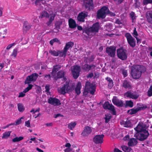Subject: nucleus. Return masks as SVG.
<instances>
[{"mask_svg":"<svg viewBox=\"0 0 152 152\" xmlns=\"http://www.w3.org/2000/svg\"><path fill=\"white\" fill-rule=\"evenodd\" d=\"M131 69V76L134 79H136L140 78L142 73L146 70V68L144 66L140 65L133 66H132Z\"/></svg>","mask_w":152,"mask_h":152,"instance_id":"obj_1","label":"nucleus"},{"mask_svg":"<svg viewBox=\"0 0 152 152\" xmlns=\"http://www.w3.org/2000/svg\"><path fill=\"white\" fill-rule=\"evenodd\" d=\"M74 84L71 81H66L63 87L58 89V91L59 93L63 94L71 92L74 90Z\"/></svg>","mask_w":152,"mask_h":152,"instance_id":"obj_2","label":"nucleus"},{"mask_svg":"<svg viewBox=\"0 0 152 152\" xmlns=\"http://www.w3.org/2000/svg\"><path fill=\"white\" fill-rule=\"evenodd\" d=\"M96 91V87L88 81H87L86 83L85 88L83 94L84 95H86L89 92L92 95L94 94Z\"/></svg>","mask_w":152,"mask_h":152,"instance_id":"obj_3","label":"nucleus"},{"mask_svg":"<svg viewBox=\"0 0 152 152\" xmlns=\"http://www.w3.org/2000/svg\"><path fill=\"white\" fill-rule=\"evenodd\" d=\"M109 12V10L108 7L104 6L102 7L97 11V16L98 19H104L106 15H108V12Z\"/></svg>","mask_w":152,"mask_h":152,"instance_id":"obj_4","label":"nucleus"},{"mask_svg":"<svg viewBox=\"0 0 152 152\" xmlns=\"http://www.w3.org/2000/svg\"><path fill=\"white\" fill-rule=\"evenodd\" d=\"M100 27L99 23L96 22L91 27L88 28L86 31V33L88 35L92 32H98Z\"/></svg>","mask_w":152,"mask_h":152,"instance_id":"obj_5","label":"nucleus"},{"mask_svg":"<svg viewBox=\"0 0 152 152\" xmlns=\"http://www.w3.org/2000/svg\"><path fill=\"white\" fill-rule=\"evenodd\" d=\"M83 6L88 11L92 10L94 7L93 0H83Z\"/></svg>","mask_w":152,"mask_h":152,"instance_id":"obj_6","label":"nucleus"},{"mask_svg":"<svg viewBox=\"0 0 152 152\" xmlns=\"http://www.w3.org/2000/svg\"><path fill=\"white\" fill-rule=\"evenodd\" d=\"M149 135V132L146 130L138 133L136 136L137 139L140 141H143L146 139Z\"/></svg>","mask_w":152,"mask_h":152,"instance_id":"obj_7","label":"nucleus"},{"mask_svg":"<svg viewBox=\"0 0 152 152\" xmlns=\"http://www.w3.org/2000/svg\"><path fill=\"white\" fill-rule=\"evenodd\" d=\"M118 57L120 59L124 60L127 58L126 50L122 48H121L117 50Z\"/></svg>","mask_w":152,"mask_h":152,"instance_id":"obj_8","label":"nucleus"},{"mask_svg":"<svg viewBox=\"0 0 152 152\" xmlns=\"http://www.w3.org/2000/svg\"><path fill=\"white\" fill-rule=\"evenodd\" d=\"M38 76V75L36 73H33L31 75L28 76L25 81V83L29 84L31 83V82L35 81Z\"/></svg>","mask_w":152,"mask_h":152,"instance_id":"obj_9","label":"nucleus"},{"mask_svg":"<svg viewBox=\"0 0 152 152\" xmlns=\"http://www.w3.org/2000/svg\"><path fill=\"white\" fill-rule=\"evenodd\" d=\"M80 69V66L77 65L72 67V72L74 78L77 79L79 76Z\"/></svg>","mask_w":152,"mask_h":152,"instance_id":"obj_10","label":"nucleus"},{"mask_svg":"<svg viewBox=\"0 0 152 152\" xmlns=\"http://www.w3.org/2000/svg\"><path fill=\"white\" fill-rule=\"evenodd\" d=\"M124 96L127 97L134 99H136L139 96V95L136 92H133L131 91H128L125 93Z\"/></svg>","mask_w":152,"mask_h":152,"instance_id":"obj_11","label":"nucleus"},{"mask_svg":"<svg viewBox=\"0 0 152 152\" xmlns=\"http://www.w3.org/2000/svg\"><path fill=\"white\" fill-rule=\"evenodd\" d=\"M88 15V12L84 11L80 12L77 17V20L80 22H84L85 18L87 17Z\"/></svg>","mask_w":152,"mask_h":152,"instance_id":"obj_12","label":"nucleus"},{"mask_svg":"<svg viewBox=\"0 0 152 152\" xmlns=\"http://www.w3.org/2000/svg\"><path fill=\"white\" fill-rule=\"evenodd\" d=\"M103 107L104 109H107L112 111L113 115H115L116 112L114 107L112 104H110L108 102H106L104 104Z\"/></svg>","mask_w":152,"mask_h":152,"instance_id":"obj_13","label":"nucleus"},{"mask_svg":"<svg viewBox=\"0 0 152 152\" xmlns=\"http://www.w3.org/2000/svg\"><path fill=\"white\" fill-rule=\"evenodd\" d=\"M104 135H97L94 136L93 138V142L96 144H101L103 142V138Z\"/></svg>","mask_w":152,"mask_h":152,"instance_id":"obj_14","label":"nucleus"},{"mask_svg":"<svg viewBox=\"0 0 152 152\" xmlns=\"http://www.w3.org/2000/svg\"><path fill=\"white\" fill-rule=\"evenodd\" d=\"M115 49L113 46H110L109 47H107L106 48V52L109 56L114 57L115 54Z\"/></svg>","mask_w":152,"mask_h":152,"instance_id":"obj_15","label":"nucleus"},{"mask_svg":"<svg viewBox=\"0 0 152 152\" xmlns=\"http://www.w3.org/2000/svg\"><path fill=\"white\" fill-rule=\"evenodd\" d=\"M48 102L49 104L54 106H58L61 104L60 100L55 98H50L48 99Z\"/></svg>","mask_w":152,"mask_h":152,"instance_id":"obj_16","label":"nucleus"},{"mask_svg":"<svg viewBox=\"0 0 152 152\" xmlns=\"http://www.w3.org/2000/svg\"><path fill=\"white\" fill-rule=\"evenodd\" d=\"M32 26L31 23L28 22L27 21H25L23 23V33H26L31 28Z\"/></svg>","mask_w":152,"mask_h":152,"instance_id":"obj_17","label":"nucleus"},{"mask_svg":"<svg viewBox=\"0 0 152 152\" xmlns=\"http://www.w3.org/2000/svg\"><path fill=\"white\" fill-rule=\"evenodd\" d=\"M113 103L118 107H123L124 104L121 100H119L116 96H114L112 100Z\"/></svg>","mask_w":152,"mask_h":152,"instance_id":"obj_18","label":"nucleus"},{"mask_svg":"<svg viewBox=\"0 0 152 152\" xmlns=\"http://www.w3.org/2000/svg\"><path fill=\"white\" fill-rule=\"evenodd\" d=\"M92 132L91 128L88 126H86L85 127L84 130L82 133V135L84 136H86L90 134Z\"/></svg>","mask_w":152,"mask_h":152,"instance_id":"obj_19","label":"nucleus"},{"mask_svg":"<svg viewBox=\"0 0 152 152\" xmlns=\"http://www.w3.org/2000/svg\"><path fill=\"white\" fill-rule=\"evenodd\" d=\"M143 107H138L136 108H134L128 110L127 111V113L130 115L135 114L138 111L143 109Z\"/></svg>","mask_w":152,"mask_h":152,"instance_id":"obj_20","label":"nucleus"},{"mask_svg":"<svg viewBox=\"0 0 152 152\" xmlns=\"http://www.w3.org/2000/svg\"><path fill=\"white\" fill-rule=\"evenodd\" d=\"M65 75V72L62 70H60L57 73V75L52 76L55 80H57L58 79L64 77Z\"/></svg>","mask_w":152,"mask_h":152,"instance_id":"obj_21","label":"nucleus"},{"mask_svg":"<svg viewBox=\"0 0 152 152\" xmlns=\"http://www.w3.org/2000/svg\"><path fill=\"white\" fill-rule=\"evenodd\" d=\"M122 86L126 89H130L132 88L131 82L127 80H125L123 81Z\"/></svg>","mask_w":152,"mask_h":152,"instance_id":"obj_22","label":"nucleus"},{"mask_svg":"<svg viewBox=\"0 0 152 152\" xmlns=\"http://www.w3.org/2000/svg\"><path fill=\"white\" fill-rule=\"evenodd\" d=\"M68 22L69 26L70 28L73 29L76 27L77 25L74 19L71 18H70Z\"/></svg>","mask_w":152,"mask_h":152,"instance_id":"obj_23","label":"nucleus"},{"mask_svg":"<svg viewBox=\"0 0 152 152\" xmlns=\"http://www.w3.org/2000/svg\"><path fill=\"white\" fill-rule=\"evenodd\" d=\"M61 67L60 65H57L54 66L51 72L52 76H55L57 72L58 71Z\"/></svg>","mask_w":152,"mask_h":152,"instance_id":"obj_24","label":"nucleus"},{"mask_svg":"<svg viewBox=\"0 0 152 152\" xmlns=\"http://www.w3.org/2000/svg\"><path fill=\"white\" fill-rule=\"evenodd\" d=\"M134 129L139 133L146 130L145 128L142 126V124L140 123L136 127L134 128Z\"/></svg>","mask_w":152,"mask_h":152,"instance_id":"obj_25","label":"nucleus"},{"mask_svg":"<svg viewBox=\"0 0 152 152\" xmlns=\"http://www.w3.org/2000/svg\"><path fill=\"white\" fill-rule=\"evenodd\" d=\"M137 143V140L134 138L130 139L128 142V145L129 146H133L136 145Z\"/></svg>","mask_w":152,"mask_h":152,"instance_id":"obj_26","label":"nucleus"},{"mask_svg":"<svg viewBox=\"0 0 152 152\" xmlns=\"http://www.w3.org/2000/svg\"><path fill=\"white\" fill-rule=\"evenodd\" d=\"M105 79L108 82V87L110 89L113 86V80L110 77H107Z\"/></svg>","mask_w":152,"mask_h":152,"instance_id":"obj_27","label":"nucleus"},{"mask_svg":"<svg viewBox=\"0 0 152 152\" xmlns=\"http://www.w3.org/2000/svg\"><path fill=\"white\" fill-rule=\"evenodd\" d=\"M146 18L148 22L152 24V11H149L147 13Z\"/></svg>","mask_w":152,"mask_h":152,"instance_id":"obj_28","label":"nucleus"},{"mask_svg":"<svg viewBox=\"0 0 152 152\" xmlns=\"http://www.w3.org/2000/svg\"><path fill=\"white\" fill-rule=\"evenodd\" d=\"M74 45V43L71 42H69L67 43L64 48V50L67 51V50L70 48H72Z\"/></svg>","mask_w":152,"mask_h":152,"instance_id":"obj_29","label":"nucleus"},{"mask_svg":"<svg viewBox=\"0 0 152 152\" xmlns=\"http://www.w3.org/2000/svg\"><path fill=\"white\" fill-rule=\"evenodd\" d=\"M127 40L131 46L133 47L135 46L136 40L134 39H127Z\"/></svg>","mask_w":152,"mask_h":152,"instance_id":"obj_30","label":"nucleus"},{"mask_svg":"<svg viewBox=\"0 0 152 152\" xmlns=\"http://www.w3.org/2000/svg\"><path fill=\"white\" fill-rule=\"evenodd\" d=\"M49 15L48 12L47 11H44L42 12L41 13V16L39 17V18L40 17L41 18H42L44 17L48 18H49Z\"/></svg>","mask_w":152,"mask_h":152,"instance_id":"obj_31","label":"nucleus"},{"mask_svg":"<svg viewBox=\"0 0 152 152\" xmlns=\"http://www.w3.org/2000/svg\"><path fill=\"white\" fill-rule=\"evenodd\" d=\"M67 51L64 50V49L63 50L60 51L58 50V56H59L61 57L64 56L65 57Z\"/></svg>","mask_w":152,"mask_h":152,"instance_id":"obj_32","label":"nucleus"},{"mask_svg":"<svg viewBox=\"0 0 152 152\" xmlns=\"http://www.w3.org/2000/svg\"><path fill=\"white\" fill-rule=\"evenodd\" d=\"M23 139V137L21 136H20L19 137H15L12 140V141L13 142H19Z\"/></svg>","mask_w":152,"mask_h":152,"instance_id":"obj_33","label":"nucleus"},{"mask_svg":"<svg viewBox=\"0 0 152 152\" xmlns=\"http://www.w3.org/2000/svg\"><path fill=\"white\" fill-rule=\"evenodd\" d=\"M122 149L124 152H130L132 149L129 147L126 146H123L121 147Z\"/></svg>","mask_w":152,"mask_h":152,"instance_id":"obj_34","label":"nucleus"},{"mask_svg":"<svg viewBox=\"0 0 152 152\" xmlns=\"http://www.w3.org/2000/svg\"><path fill=\"white\" fill-rule=\"evenodd\" d=\"M80 88L81 85L78 84L76 87L75 88V91L77 95H79L80 93Z\"/></svg>","mask_w":152,"mask_h":152,"instance_id":"obj_35","label":"nucleus"},{"mask_svg":"<svg viewBox=\"0 0 152 152\" xmlns=\"http://www.w3.org/2000/svg\"><path fill=\"white\" fill-rule=\"evenodd\" d=\"M18 107L19 111L23 112L24 110V108L23 105L21 103H19L18 105Z\"/></svg>","mask_w":152,"mask_h":152,"instance_id":"obj_36","label":"nucleus"},{"mask_svg":"<svg viewBox=\"0 0 152 152\" xmlns=\"http://www.w3.org/2000/svg\"><path fill=\"white\" fill-rule=\"evenodd\" d=\"M112 118L111 115L110 114L105 115L104 119H105V122L106 123H108L110 121V119Z\"/></svg>","mask_w":152,"mask_h":152,"instance_id":"obj_37","label":"nucleus"},{"mask_svg":"<svg viewBox=\"0 0 152 152\" xmlns=\"http://www.w3.org/2000/svg\"><path fill=\"white\" fill-rule=\"evenodd\" d=\"M11 132L8 131L7 132H5L3 133L2 136L3 139H7L10 136V134Z\"/></svg>","mask_w":152,"mask_h":152,"instance_id":"obj_38","label":"nucleus"},{"mask_svg":"<svg viewBox=\"0 0 152 152\" xmlns=\"http://www.w3.org/2000/svg\"><path fill=\"white\" fill-rule=\"evenodd\" d=\"M62 22L60 21H57L55 23L56 28L58 30L60 29L61 26L62 25Z\"/></svg>","mask_w":152,"mask_h":152,"instance_id":"obj_39","label":"nucleus"},{"mask_svg":"<svg viewBox=\"0 0 152 152\" xmlns=\"http://www.w3.org/2000/svg\"><path fill=\"white\" fill-rule=\"evenodd\" d=\"M49 53L54 56H58V51H56L50 50H49Z\"/></svg>","mask_w":152,"mask_h":152,"instance_id":"obj_40","label":"nucleus"},{"mask_svg":"<svg viewBox=\"0 0 152 152\" xmlns=\"http://www.w3.org/2000/svg\"><path fill=\"white\" fill-rule=\"evenodd\" d=\"M135 13L133 12H131L129 14V16L131 17L132 21L133 22L134 20L135 19L136 16H135Z\"/></svg>","mask_w":152,"mask_h":152,"instance_id":"obj_41","label":"nucleus"},{"mask_svg":"<svg viewBox=\"0 0 152 152\" xmlns=\"http://www.w3.org/2000/svg\"><path fill=\"white\" fill-rule=\"evenodd\" d=\"M76 124L75 122L71 123L68 125V128L69 129L72 130L74 128L76 125Z\"/></svg>","mask_w":152,"mask_h":152,"instance_id":"obj_42","label":"nucleus"},{"mask_svg":"<svg viewBox=\"0 0 152 152\" xmlns=\"http://www.w3.org/2000/svg\"><path fill=\"white\" fill-rule=\"evenodd\" d=\"M31 84H29L28 86L23 91V92L25 93L31 89L33 86Z\"/></svg>","mask_w":152,"mask_h":152,"instance_id":"obj_43","label":"nucleus"},{"mask_svg":"<svg viewBox=\"0 0 152 152\" xmlns=\"http://www.w3.org/2000/svg\"><path fill=\"white\" fill-rule=\"evenodd\" d=\"M134 6L136 8H139L140 6V2L139 0H134Z\"/></svg>","mask_w":152,"mask_h":152,"instance_id":"obj_44","label":"nucleus"},{"mask_svg":"<svg viewBox=\"0 0 152 152\" xmlns=\"http://www.w3.org/2000/svg\"><path fill=\"white\" fill-rule=\"evenodd\" d=\"M124 126L126 127H128L131 126V122L128 120H127L124 124Z\"/></svg>","mask_w":152,"mask_h":152,"instance_id":"obj_45","label":"nucleus"},{"mask_svg":"<svg viewBox=\"0 0 152 152\" xmlns=\"http://www.w3.org/2000/svg\"><path fill=\"white\" fill-rule=\"evenodd\" d=\"M82 69L85 71H89V65L87 64H86L82 66Z\"/></svg>","mask_w":152,"mask_h":152,"instance_id":"obj_46","label":"nucleus"},{"mask_svg":"<svg viewBox=\"0 0 152 152\" xmlns=\"http://www.w3.org/2000/svg\"><path fill=\"white\" fill-rule=\"evenodd\" d=\"M17 50H18L17 49H14V50L12 53L11 54V56H13L15 58L17 55Z\"/></svg>","mask_w":152,"mask_h":152,"instance_id":"obj_47","label":"nucleus"},{"mask_svg":"<svg viewBox=\"0 0 152 152\" xmlns=\"http://www.w3.org/2000/svg\"><path fill=\"white\" fill-rule=\"evenodd\" d=\"M143 3L144 5H146L149 4H152V0H143Z\"/></svg>","mask_w":152,"mask_h":152,"instance_id":"obj_48","label":"nucleus"},{"mask_svg":"<svg viewBox=\"0 0 152 152\" xmlns=\"http://www.w3.org/2000/svg\"><path fill=\"white\" fill-rule=\"evenodd\" d=\"M148 95L149 96H152V86H151L148 91Z\"/></svg>","mask_w":152,"mask_h":152,"instance_id":"obj_49","label":"nucleus"},{"mask_svg":"<svg viewBox=\"0 0 152 152\" xmlns=\"http://www.w3.org/2000/svg\"><path fill=\"white\" fill-rule=\"evenodd\" d=\"M127 105L130 107H132L133 106V103L131 101H127L126 102Z\"/></svg>","mask_w":152,"mask_h":152,"instance_id":"obj_50","label":"nucleus"},{"mask_svg":"<svg viewBox=\"0 0 152 152\" xmlns=\"http://www.w3.org/2000/svg\"><path fill=\"white\" fill-rule=\"evenodd\" d=\"M23 117H22L18 119L16 122L15 124V125H17L20 124V123H21V119H23Z\"/></svg>","mask_w":152,"mask_h":152,"instance_id":"obj_51","label":"nucleus"},{"mask_svg":"<svg viewBox=\"0 0 152 152\" xmlns=\"http://www.w3.org/2000/svg\"><path fill=\"white\" fill-rule=\"evenodd\" d=\"M55 16L56 14H52L51 15H50V16L49 20H50L51 21H52L54 20Z\"/></svg>","mask_w":152,"mask_h":152,"instance_id":"obj_52","label":"nucleus"},{"mask_svg":"<svg viewBox=\"0 0 152 152\" xmlns=\"http://www.w3.org/2000/svg\"><path fill=\"white\" fill-rule=\"evenodd\" d=\"M51 76L50 74L46 75L45 76V80H50L51 79Z\"/></svg>","mask_w":152,"mask_h":152,"instance_id":"obj_53","label":"nucleus"},{"mask_svg":"<svg viewBox=\"0 0 152 152\" xmlns=\"http://www.w3.org/2000/svg\"><path fill=\"white\" fill-rule=\"evenodd\" d=\"M133 36L135 37V38H137L136 37V36H137L138 35V34L137 31L136 30V28H134V31L133 33Z\"/></svg>","mask_w":152,"mask_h":152,"instance_id":"obj_54","label":"nucleus"},{"mask_svg":"<svg viewBox=\"0 0 152 152\" xmlns=\"http://www.w3.org/2000/svg\"><path fill=\"white\" fill-rule=\"evenodd\" d=\"M15 45V43L9 45L6 48L7 50H9L13 46H14Z\"/></svg>","mask_w":152,"mask_h":152,"instance_id":"obj_55","label":"nucleus"},{"mask_svg":"<svg viewBox=\"0 0 152 152\" xmlns=\"http://www.w3.org/2000/svg\"><path fill=\"white\" fill-rule=\"evenodd\" d=\"M25 126H27L28 127H30V122L29 121H25Z\"/></svg>","mask_w":152,"mask_h":152,"instance_id":"obj_56","label":"nucleus"},{"mask_svg":"<svg viewBox=\"0 0 152 152\" xmlns=\"http://www.w3.org/2000/svg\"><path fill=\"white\" fill-rule=\"evenodd\" d=\"M96 67V66L94 64H91L89 65V69L90 70V69H95V67Z\"/></svg>","mask_w":152,"mask_h":152,"instance_id":"obj_57","label":"nucleus"},{"mask_svg":"<svg viewBox=\"0 0 152 152\" xmlns=\"http://www.w3.org/2000/svg\"><path fill=\"white\" fill-rule=\"evenodd\" d=\"M126 38H133L131 35L129 33H126L125 34Z\"/></svg>","mask_w":152,"mask_h":152,"instance_id":"obj_58","label":"nucleus"},{"mask_svg":"<svg viewBox=\"0 0 152 152\" xmlns=\"http://www.w3.org/2000/svg\"><path fill=\"white\" fill-rule=\"evenodd\" d=\"M122 74L124 76V77H126L127 75V71L126 70H124L122 72Z\"/></svg>","mask_w":152,"mask_h":152,"instance_id":"obj_59","label":"nucleus"},{"mask_svg":"<svg viewBox=\"0 0 152 152\" xmlns=\"http://www.w3.org/2000/svg\"><path fill=\"white\" fill-rule=\"evenodd\" d=\"M108 12V15L109 14L111 16L114 17L116 15V14L115 13L111 12L110 10L109 12Z\"/></svg>","mask_w":152,"mask_h":152,"instance_id":"obj_60","label":"nucleus"},{"mask_svg":"<svg viewBox=\"0 0 152 152\" xmlns=\"http://www.w3.org/2000/svg\"><path fill=\"white\" fill-rule=\"evenodd\" d=\"M25 95V93L23 92H21L19 93V95L18 96V97H23Z\"/></svg>","mask_w":152,"mask_h":152,"instance_id":"obj_61","label":"nucleus"},{"mask_svg":"<svg viewBox=\"0 0 152 152\" xmlns=\"http://www.w3.org/2000/svg\"><path fill=\"white\" fill-rule=\"evenodd\" d=\"M129 135H126L123 138V140H129Z\"/></svg>","mask_w":152,"mask_h":152,"instance_id":"obj_62","label":"nucleus"},{"mask_svg":"<svg viewBox=\"0 0 152 152\" xmlns=\"http://www.w3.org/2000/svg\"><path fill=\"white\" fill-rule=\"evenodd\" d=\"M72 149L70 148H67L64 150V152H71Z\"/></svg>","mask_w":152,"mask_h":152,"instance_id":"obj_63","label":"nucleus"},{"mask_svg":"<svg viewBox=\"0 0 152 152\" xmlns=\"http://www.w3.org/2000/svg\"><path fill=\"white\" fill-rule=\"evenodd\" d=\"M94 59V56H92L89 58H88V60L89 61V62H91Z\"/></svg>","mask_w":152,"mask_h":152,"instance_id":"obj_64","label":"nucleus"}]
</instances>
